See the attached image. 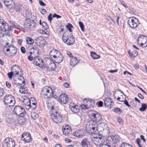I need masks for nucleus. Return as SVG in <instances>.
<instances>
[{
  "instance_id": "nucleus-45",
  "label": "nucleus",
  "mask_w": 147,
  "mask_h": 147,
  "mask_svg": "<svg viewBox=\"0 0 147 147\" xmlns=\"http://www.w3.org/2000/svg\"><path fill=\"white\" fill-rule=\"evenodd\" d=\"M79 24L82 31H84V25L83 23L81 22H79Z\"/></svg>"
},
{
  "instance_id": "nucleus-13",
  "label": "nucleus",
  "mask_w": 147,
  "mask_h": 147,
  "mask_svg": "<svg viewBox=\"0 0 147 147\" xmlns=\"http://www.w3.org/2000/svg\"><path fill=\"white\" fill-rule=\"evenodd\" d=\"M43 93V95L46 96V98H49L53 96V92L52 89L50 90L44 88L42 91Z\"/></svg>"
},
{
  "instance_id": "nucleus-29",
  "label": "nucleus",
  "mask_w": 147,
  "mask_h": 147,
  "mask_svg": "<svg viewBox=\"0 0 147 147\" xmlns=\"http://www.w3.org/2000/svg\"><path fill=\"white\" fill-rule=\"evenodd\" d=\"M30 50H32L33 51V53L35 55H39V49L36 46L33 45H32L31 47Z\"/></svg>"
},
{
  "instance_id": "nucleus-20",
  "label": "nucleus",
  "mask_w": 147,
  "mask_h": 147,
  "mask_svg": "<svg viewBox=\"0 0 147 147\" xmlns=\"http://www.w3.org/2000/svg\"><path fill=\"white\" fill-rule=\"evenodd\" d=\"M19 77H21L23 80V81H22V83L17 82V80H15L14 79V82L16 85L18 86H20L22 85V84H24L23 86H21L20 88V89H21L22 90L25 89V88H24V86L25 85V80L24 78L23 77L22 75H20L19 76Z\"/></svg>"
},
{
  "instance_id": "nucleus-54",
  "label": "nucleus",
  "mask_w": 147,
  "mask_h": 147,
  "mask_svg": "<svg viewBox=\"0 0 147 147\" xmlns=\"http://www.w3.org/2000/svg\"><path fill=\"white\" fill-rule=\"evenodd\" d=\"M19 92L20 93L22 94H26L28 92L27 90L26 89L25 90V88L22 90V91L21 90H20Z\"/></svg>"
},
{
  "instance_id": "nucleus-40",
  "label": "nucleus",
  "mask_w": 147,
  "mask_h": 147,
  "mask_svg": "<svg viewBox=\"0 0 147 147\" xmlns=\"http://www.w3.org/2000/svg\"><path fill=\"white\" fill-rule=\"evenodd\" d=\"M31 117L34 119H35L38 118V115L35 112H33L31 114Z\"/></svg>"
},
{
  "instance_id": "nucleus-2",
  "label": "nucleus",
  "mask_w": 147,
  "mask_h": 147,
  "mask_svg": "<svg viewBox=\"0 0 147 147\" xmlns=\"http://www.w3.org/2000/svg\"><path fill=\"white\" fill-rule=\"evenodd\" d=\"M9 44L6 43V45L3 47V51L5 55L9 57H13L19 53L16 47L12 45H8Z\"/></svg>"
},
{
  "instance_id": "nucleus-62",
  "label": "nucleus",
  "mask_w": 147,
  "mask_h": 147,
  "mask_svg": "<svg viewBox=\"0 0 147 147\" xmlns=\"http://www.w3.org/2000/svg\"><path fill=\"white\" fill-rule=\"evenodd\" d=\"M118 122L120 124H122L123 123L122 119L120 117H119L117 119Z\"/></svg>"
},
{
  "instance_id": "nucleus-21",
  "label": "nucleus",
  "mask_w": 147,
  "mask_h": 147,
  "mask_svg": "<svg viewBox=\"0 0 147 147\" xmlns=\"http://www.w3.org/2000/svg\"><path fill=\"white\" fill-rule=\"evenodd\" d=\"M100 122L99 123V126H100V127L101 128L100 131H105L106 130H107V131H108L109 129H108V125L107 124L103 122Z\"/></svg>"
},
{
  "instance_id": "nucleus-22",
  "label": "nucleus",
  "mask_w": 147,
  "mask_h": 147,
  "mask_svg": "<svg viewBox=\"0 0 147 147\" xmlns=\"http://www.w3.org/2000/svg\"><path fill=\"white\" fill-rule=\"evenodd\" d=\"M79 62V60L76 57H71L70 62V65L72 67L75 66Z\"/></svg>"
},
{
  "instance_id": "nucleus-52",
  "label": "nucleus",
  "mask_w": 147,
  "mask_h": 147,
  "mask_svg": "<svg viewBox=\"0 0 147 147\" xmlns=\"http://www.w3.org/2000/svg\"><path fill=\"white\" fill-rule=\"evenodd\" d=\"M4 93L3 89L2 88H0V98L3 95Z\"/></svg>"
},
{
  "instance_id": "nucleus-23",
  "label": "nucleus",
  "mask_w": 147,
  "mask_h": 147,
  "mask_svg": "<svg viewBox=\"0 0 147 147\" xmlns=\"http://www.w3.org/2000/svg\"><path fill=\"white\" fill-rule=\"evenodd\" d=\"M13 98V96L10 94L6 95L3 98V101L5 105H7L9 104V101L11 99Z\"/></svg>"
},
{
  "instance_id": "nucleus-30",
  "label": "nucleus",
  "mask_w": 147,
  "mask_h": 147,
  "mask_svg": "<svg viewBox=\"0 0 147 147\" xmlns=\"http://www.w3.org/2000/svg\"><path fill=\"white\" fill-rule=\"evenodd\" d=\"M112 99L108 97L106 98H105L104 100V105L106 107H108L109 106V104H110V103H113V102H111Z\"/></svg>"
},
{
  "instance_id": "nucleus-6",
  "label": "nucleus",
  "mask_w": 147,
  "mask_h": 147,
  "mask_svg": "<svg viewBox=\"0 0 147 147\" xmlns=\"http://www.w3.org/2000/svg\"><path fill=\"white\" fill-rule=\"evenodd\" d=\"M127 23L130 28L134 29L137 27L140 24L138 19L134 17L129 18Z\"/></svg>"
},
{
  "instance_id": "nucleus-28",
  "label": "nucleus",
  "mask_w": 147,
  "mask_h": 147,
  "mask_svg": "<svg viewBox=\"0 0 147 147\" xmlns=\"http://www.w3.org/2000/svg\"><path fill=\"white\" fill-rule=\"evenodd\" d=\"M113 144H116L119 142L120 138L117 135H115L112 136Z\"/></svg>"
},
{
  "instance_id": "nucleus-47",
  "label": "nucleus",
  "mask_w": 147,
  "mask_h": 147,
  "mask_svg": "<svg viewBox=\"0 0 147 147\" xmlns=\"http://www.w3.org/2000/svg\"><path fill=\"white\" fill-rule=\"evenodd\" d=\"M131 145L125 142H122L120 147H129Z\"/></svg>"
},
{
  "instance_id": "nucleus-1",
  "label": "nucleus",
  "mask_w": 147,
  "mask_h": 147,
  "mask_svg": "<svg viewBox=\"0 0 147 147\" xmlns=\"http://www.w3.org/2000/svg\"><path fill=\"white\" fill-rule=\"evenodd\" d=\"M91 119L87 122L86 126V131L89 134L94 133L98 128V123L103 121L101 115L95 111H92L90 114Z\"/></svg>"
},
{
  "instance_id": "nucleus-18",
  "label": "nucleus",
  "mask_w": 147,
  "mask_h": 147,
  "mask_svg": "<svg viewBox=\"0 0 147 147\" xmlns=\"http://www.w3.org/2000/svg\"><path fill=\"white\" fill-rule=\"evenodd\" d=\"M81 145L82 147H92V145L91 144L87 138H85L83 139L81 141L80 144Z\"/></svg>"
},
{
  "instance_id": "nucleus-56",
  "label": "nucleus",
  "mask_w": 147,
  "mask_h": 147,
  "mask_svg": "<svg viewBox=\"0 0 147 147\" xmlns=\"http://www.w3.org/2000/svg\"><path fill=\"white\" fill-rule=\"evenodd\" d=\"M97 104H98V107H102L103 105L102 102L101 101L98 102Z\"/></svg>"
},
{
  "instance_id": "nucleus-35",
  "label": "nucleus",
  "mask_w": 147,
  "mask_h": 147,
  "mask_svg": "<svg viewBox=\"0 0 147 147\" xmlns=\"http://www.w3.org/2000/svg\"><path fill=\"white\" fill-rule=\"evenodd\" d=\"M147 108V104L145 103H143L141 104V107L139 108V110L143 112L145 111Z\"/></svg>"
},
{
  "instance_id": "nucleus-3",
  "label": "nucleus",
  "mask_w": 147,
  "mask_h": 147,
  "mask_svg": "<svg viewBox=\"0 0 147 147\" xmlns=\"http://www.w3.org/2000/svg\"><path fill=\"white\" fill-rule=\"evenodd\" d=\"M1 144L2 147H15L16 143L13 139L8 137L3 140Z\"/></svg>"
},
{
  "instance_id": "nucleus-15",
  "label": "nucleus",
  "mask_w": 147,
  "mask_h": 147,
  "mask_svg": "<svg viewBox=\"0 0 147 147\" xmlns=\"http://www.w3.org/2000/svg\"><path fill=\"white\" fill-rule=\"evenodd\" d=\"M86 133V131L83 129H78L73 133V135L78 138H82L85 135Z\"/></svg>"
},
{
  "instance_id": "nucleus-39",
  "label": "nucleus",
  "mask_w": 147,
  "mask_h": 147,
  "mask_svg": "<svg viewBox=\"0 0 147 147\" xmlns=\"http://www.w3.org/2000/svg\"><path fill=\"white\" fill-rule=\"evenodd\" d=\"M26 41L28 43L30 44H32L34 42L33 40L30 37H27Z\"/></svg>"
},
{
  "instance_id": "nucleus-16",
  "label": "nucleus",
  "mask_w": 147,
  "mask_h": 147,
  "mask_svg": "<svg viewBox=\"0 0 147 147\" xmlns=\"http://www.w3.org/2000/svg\"><path fill=\"white\" fill-rule=\"evenodd\" d=\"M62 132L63 134L65 136H68L71 133V127L67 125L65 127L63 128Z\"/></svg>"
},
{
  "instance_id": "nucleus-55",
  "label": "nucleus",
  "mask_w": 147,
  "mask_h": 147,
  "mask_svg": "<svg viewBox=\"0 0 147 147\" xmlns=\"http://www.w3.org/2000/svg\"><path fill=\"white\" fill-rule=\"evenodd\" d=\"M52 17L53 18H56L57 19L60 18H61V16H60L57 14L55 13H54Z\"/></svg>"
},
{
  "instance_id": "nucleus-61",
  "label": "nucleus",
  "mask_w": 147,
  "mask_h": 147,
  "mask_svg": "<svg viewBox=\"0 0 147 147\" xmlns=\"http://www.w3.org/2000/svg\"><path fill=\"white\" fill-rule=\"evenodd\" d=\"M22 27L18 25L17 24L15 25L13 28H16L18 30H20L22 28Z\"/></svg>"
},
{
  "instance_id": "nucleus-38",
  "label": "nucleus",
  "mask_w": 147,
  "mask_h": 147,
  "mask_svg": "<svg viewBox=\"0 0 147 147\" xmlns=\"http://www.w3.org/2000/svg\"><path fill=\"white\" fill-rule=\"evenodd\" d=\"M66 27L67 29L70 32H71L72 31L71 28H73L74 27L70 23H68V24L66 26Z\"/></svg>"
},
{
  "instance_id": "nucleus-60",
  "label": "nucleus",
  "mask_w": 147,
  "mask_h": 147,
  "mask_svg": "<svg viewBox=\"0 0 147 147\" xmlns=\"http://www.w3.org/2000/svg\"><path fill=\"white\" fill-rule=\"evenodd\" d=\"M133 55H134L133 57H135L138 55V52L136 50H134L132 52Z\"/></svg>"
},
{
  "instance_id": "nucleus-58",
  "label": "nucleus",
  "mask_w": 147,
  "mask_h": 147,
  "mask_svg": "<svg viewBox=\"0 0 147 147\" xmlns=\"http://www.w3.org/2000/svg\"><path fill=\"white\" fill-rule=\"evenodd\" d=\"M20 50L21 52L23 53H25L26 52V50L25 48L23 47H22L20 48Z\"/></svg>"
},
{
  "instance_id": "nucleus-43",
  "label": "nucleus",
  "mask_w": 147,
  "mask_h": 147,
  "mask_svg": "<svg viewBox=\"0 0 147 147\" xmlns=\"http://www.w3.org/2000/svg\"><path fill=\"white\" fill-rule=\"evenodd\" d=\"M26 121V120L24 119L23 117H21L20 120H19L18 122L19 123L20 125H23Z\"/></svg>"
},
{
  "instance_id": "nucleus-8",
  "label": "nucleus",
  "mask_w": 147,
  "mask_h": 147,
  "mask_svg": "<svg viewBox=\"0 0 147 147\" xmlns=\"http://www.w3.org/2000/svg\"><path fill=\"white\" fill-rule=\"evenodd\" d=\"M51 116L53 121L56 123H60L63 120V118L62 117L57 111L55 112V113H52L51 115Z\"/></svg>"
},
{
  "instance_id": "nucleus-17",
  "label": "nucleus",
  "mask_w": 147,
  "mask_h": 147,
  "mask_svg": "<svg viewBox=\"0 0 147 147\" xmlns=\"http://www.w3.org/2000/svg\"><path fill=\"white\" fill-rule=\"evenodd\" d=\"M11 70L12 71V72L14 74L13 75V77L16 76V75L19 74V72L20 71H22L23 72V71L22 69L20 68V67L16 65H13L11 68Z\"/></svg>"
},
{
  "instance_id": "nucleus-53",
  "label": "nucleus",
  "mask_w": 147,
  "mask_h": 147,
  "mask_svg": "<svg viewBox=\"0 0 147 147\" xmlns=\"http://www.w3.org/2000/svg\"><path fill=\"white\" fill-rule=\"evenodd\" d=\"M144 37H146L147 38V37L144 35H140L138 37L137 41L138 42L140 41V38L142 39Z\"/></svg>"
},
{
  "instance_id": "nucleus-11",
  "label": "nucleus",
  "mask_w": 147,
  "mask_h": 147,
  "mask_svg": "<svg viewBox=\"0 0 147 147\" xmlns=\"http://www.w3.org/2000/svg\"><path fill=\"white\" fill-rule=\"evenodd\" d=\"M21 140L25 142L28 143L32 141L31 135L28 132H26L22 135Z\"/></svg>"
},
{
  "instance_id": "nucleus-37",
  "label": "nucleus",
  "mask_w": 147,
  "mask_h": 147,
  "mask_svg": "<svg viewBox=\"0 0 147 147\" xmlns=\"http://www.w3.org/2000/svg\"><path fill=\"white\" fill-rule=\"evenodd\" d=\"M9 101V104H11V105H8V106L9 107L13 106L16 102L14 97L13 96V98L11 99Z\"/></svg>"
},
{
  "instance_id": "nucleus-26",
  "label": "nucleus",
  "mask_w": 147,
  "mask_h": 147,
  "mask_svg": "<svg viewBox=\"0 0 147 147\" xmlns=\"http://www.w3.org/2000/svg\"><path fill=\"white\" fill-rule=\"evenodd\" d=\"M84 101H86L88 105H89L90 107H93L94 105L95 102L94 100L91 99H89L88 98H84L83 100Z\"/></svg>"
},
{
  "instance_id": "nucleus-46",
  "label": "nucleus",
  "mask_w": 147,
  "mask_h": 147,
  "mask_svg": "<svg viewBox=\"0 0 147 147\" xmlns=\"http://www.w3.org/2000/svg\"><path fill=\"white\" fill-rule=\"evenodd\" d=\"M57 50L53 49L51 50L50 52V55L51 56V57H54V55H55V53L56 52V51Z\"/></svg>"
},
{
  "instance_id": "nucleus-12",
  "label": "nucleus",
  "mask_w": 147,
  "mask_h": 147,
  "mask_svg": "<svg viewBox=\"0 0 147 147\" xmlns=\"http://www.w3.org/2000/svg\"><path fill=\"white\" fill-rule=\"evenodd\" d=\"M58 101L60 103L63 104L67 103L69 100V99L67 95L65 94H61L57 98Z\"/></svg>"
},
{
  "instance_id": "nucleus-49",
  "label": "nucleus",
  "mask_w": 147,
  "mask_h": 147,
  "mask_svg": "<svg viewBox=\"0 0 147 147\" xmlns=\"http://www.w3.org/2000/svg\"><path fill=\"white\" fill-rule=\"evenodd\" d=\"M14 73L13 72L11 71V72H9L7 73V75L8 78L11 79L12 78V76L13 75Z\"/></svg>"
},
{
  "instance_id": "nucleus-33",
  "label": "nucleus",
  "mask_w": 147,
  "mask_h": 147,
  "mask_svg": "<svg viewBox=\"0 0 147 147\" xmlns=\"http://www.w3.org/2000/svg\"><path fill=\"white\" fill-rule=\"evenodd\" d=\"M63 60V58L62 55H60L59 56L55 58L54 60L55 62L57 63H61Z\"/></svg>"
},
{
  "instance_id": "nucleus-19",
  "label": "nucleus",
  "mask_w": 147,
  "mask_h": 147,
  "mask_svg": "<svg viewBox=\"0 0 147 147\" xmlns=\"http://www.w3.org/2000/svg\"><path fill=\"white\" fill-rule=\"evenodd\" d=\"M69 107L71 111L74 113H77L79 111V109L78 106L75 105L74 103L70 104Z\"/></svg>"
},
{
  "instance_id": "nucleus-59",
  "label": "nucleus",
  "mask_w": 147,
  "mask_h": 147,
  "mask_svg": "<svg viewBox=\"0 0 147 147\" xmlns=\"http://www.w3.org/2000/svg\"><path fill=\"white\" fill-rule=\"evenodd\" d=\"M39 4L41 6H45L46 5V4L44 2H43L42 0H39Z\"/></svg>"
},
{
  "instance_id": "nucleus-10",
  "label": "nucleus",
  "mask_w": 147,
  "mask_h": 147,
  "mask_svg": "<svg viewBox=\"0 0 147 147\" xmlns=\"http://www.w3.org/2000/svg\"><path fill=\"white\" fill-rule=\"evenodd\" d=\"M30 99H28L27 102V105L29 107V108L32 109L34 110L36 107V99L34 97H30Z\"/></svg>"
},
{
  "instance_id": "nucleus-41",
  "label": "nucleus",
  "mask_w": 147,
  "mask_h": 147,
  "mask_svg": "<svg viewBox=\"0 0 147 147\" xmlns=\"http://www.w3.org/2000/svg\"><path fill=\"white\" fill-rule=\"evenodd\" d=\"M119 101L122 102H123L124 104L128 108H130L131 107V105L129 104L127 101L126 99H125L124 100H119Z\"/></svg>"
},
{
  "instance_id": "nucleus-36",
  "label": "nucleus",
  "mask_w": 147,
  "mask_h": 147,
  "mask_svg": "<svg viewBox=\"0 0 147 147\" xmlns=\"http://www.w3.org/2000/svg\"><path fill=\"white\" fill-rule=\"evenodd\" d=\"M10 23L11 25L9 26L8 24H7V25L9 28L11 29V31L12 30V28H13L15 25L16 24V23L15 22L11 21H10Z\"/></svg>"
},
{
  "instance_id": "nucleus-32",
  "label": "nucleus",
  "mask_w": 147,
  "mask_h": 147,
  "mask_svg": "<svg viewBox=\"0 0 147 147\" xmlns=\"http://www.w3.org/2000/svg\"><path fill=\"white\" fill-rule=\"evenodd\" d=\"M36 41L37 43H39L41 45H44L45 44V39H43L42 37H38L36 39Z\"/></svg>"
},
{
  "instance_id": "nucleus-7",
  "label": "nucleus",
  "mask_w": 147,
  "mask_h": 147,
  "mask_svg": "<svg viewBox=\"0 0 147 147\" xmlns=\"http://www.w3.org/2000/svg\"><path fill=\"white\" fill-rule=\"evenodd\" d=\"M62 40L64 42L68 45H72L75 41V38L73 37V35H70V36L64 35H63Z\"/></svg>"
},
{
  "instance_id": "nucleus-25",
  "label": "nucleus",
  "mask_w": 147,
  "mask_h": 147,
  "mask_svg": "<svg viewBox=\"0 0 147 147\" xmlns=\"http://www.w3.org/2000/svg\"><path fill=\"white\" fill-rule=\"evenodd\" d=\"M106 147H110L111 144H113L112 136H109L106 140Z\"/></svg>"
},
{
  "instance_id": "nucleus-4",
  "label": "nucleus",
  "mask_w": 147,
  "mask_h": 147,
  "mask_svg": "<svg viewBox=\"0 0 147 147\" xmlns=\"http://www.w3.org/2000/svg\"><path fill=\"white\" fill-rule=\"evenodd\" d=\"M93 143L96 146H100V147H106L105 144H103L105 142V140L103 137H102L100 135L98 137H94L92 139Z\"/></svg>"
},
{
  "instance_id": "nucleus-9",
  "label": "nucleus",
  "mask_w": 147,
  "mask_h": 147,
  "mask_svg": "<svg viewBox=\"0 0 147 147\" xmlns=\"http://www.w3.org/2000/svg\"><path fill=\"white\" fill-rule=\"evenodd\" d=\"M32 63L33 64L40 67H45L43 60L41 57L38 56H35L34 58V61Z\"/></svg>"
},
{
  "instance_id": "nucleus-31",
  "label": "nucleus",
  "mask_w": 147,
  "mask_h": 147,
  "mask_svg": "<svg viewBox=\"0 0 147 147\" xmlns=\"http://www.w3.org/2000/svg\"><path fill=\"white\" fill-rule=\"evenodd\" d=\"M90 55L94 59H98L100 57L99 55H97L95 52H91Z\"/></svg>"
},
{
  "instance_id": "nucleus-51",
  "label": "nucleus",
  "mask_w": 147,
  "mask_h": 147,
  "mask_svg": "<svg viewBox=\"0 0 147 147\" xmlns=\"http://www.w3.org/2000/svg\"><path fill=\"white\" fill-rule=\"evenodd\" d=\"M52 13H50L49 14V15L48 16V19L49 21L50 22H51L52 19L53 18L52 17Z\"/></svg>"
},
{
  "instance_id": "nucleus-50",
  "label": "nucleus",
  "mask_w": 147,
  "mask_h": 147,
  "mask_svg": "<svg viewBox=\"0 0 147 147\" xmlns=\"http://www.w3.org/2000/svg\"><path fill=\"white\" fill-rule=\"evenodd\" d=\"M127 8L130 11L133 13H134L136 12V10L131 7H127Z\"/></svg>"
},
{
  "instance_id": "nucleus-57",
  "label": "nucleus",
  "mask_w": 147,
  "mask_h": 147,
  "mask_svg": "<svg viewBox=\"0 0 147 147\" xmlns=\"http://www.w3.org/2000/svg\"><path fill=\"white\" fill-rule=\"evenodd\" d=\"M30 22L32 24H32L33 27L34 28H35L36 26V23L35 21L33 20H30Z\"/></svg>"
},
{
  "instance_id": "nucleus-27",
  "label": "nucleus",
  "mask_w": 147,
  "mask_h": 147,
  "mask_svg": "<svg viewBox=\"0 0 147 147\" xmlns=\"http://www.w3.org/2000/svg\"><path fill=\"white\" fill-rule=\"evenodd\" d=\"M30 19L27 18L26 20L25 23L24 24V27L25 28H30L32 25V24L30 22Z\"/></svg>"
},
{
  "instance_id": "nucleus-64",
  "label": "nucleus",
  "mask_w": 147,
  "mask_h": 147,
  "mask_svg": "<svg viewBox=\"0 0 147 147\" xmlns=\"http://www.w3.org/2000/svg\"><path fill=\"white\" fill-rule=\"evenodd\" d=\"M66 53H67V54L70 57H71V58L72 57H74L71 53L70 52H69V51H66Z\"/></svg>"
},
{
  "instance_id": "nucleus-48",
  "label": "nucleus",
  "mask_w": 147,
  "mask_h": 147,
  "mask_svg": "<svg viewBox=\"0 0 147 147\" xmlns=\"http://www.w3.org/2000/svg\"><path fill=\"white\" fill-rule=\"evenodd\" d=\"M62 55L60 52L58 51L57 50L56 52L55 53V55H54V56L53 58L55 59L56 58H57V57H58L60 55Z\"/></svg>"
},
{
  "instance_id": "nucleus-24",
  "label": "nucleus",
  "mask_w": 147,
  "mask_h": 147,
  "mask_svg": "<svg viewBox=\"0 0 147 147\" xmlns=\"http://www.w3.org/2000/svg\"><path fill=\"white\" fill-rule=\"evenodd\" d=\"M50 61L51 63L49 64V65L51 67L50 70L51 71H55V69L56 68V66L55 63L54 62V61L52 59V57H51L50 58L48 59Z\"/></svg>"
},
{
  "instance_id": "nucleus-63",
  "label": "nucleus",
  "mask_w": 147,
  "mask_h": 147,
  "mask_svg": "<svg viewBox=\"0 0 147 147\" xmlns=\"http://www.w3.org/2000/svg\"><path fill=\"white\" fill-rule=\"evenodd\" d=\"M6 86L9 88H10L11 86V83L8 81L6 82Z\"/></svg>"
},
{
  "instance_id": "nucleus-34",
  "label": "nucleus",
  "mask_w": 147,
  "mask_h": 147,
  "mask_svg": "<svg viewBox=\"0 0 147 147\" xmlns=\"http://www.w3.org/2000/svg\"><path fill=\"white\" fill-rule=\"evenodd\" d=\"M30 55L28 57V59L30 61H34V58L35 57V55L32 52H30Z\"/></svg>"
},
{
  "instance_id": "nucleus-5",
  "label": "nucleus",
  "mask_w": 147,
  "mask_h": 147,
  "mask_svg": "<svg viewBox=\"0 0 147 147\" xmlns=\"http://www.w3.org/2000/svg\"><path fill=\"white\" fill-rule=\"evenodd\" d=\"M13 112L17 116L20 117L24 116L26 113L24 109L21 106L19 105L15 107L13 110Z\"/></svg>"
},
{
  "instance_id": "nucleus-44",
  "label": "nucleus",
  "mask_w": 147,
  "mask_h": 147,
  "mask_svg": "<svg viewBox=\"0 0 147 147\" xmlns=\"http://www.w3.org/2000/svg\"><path fill=\"white\" fill-rule=\"evenodd\" d=\"M42 26L45 29L47 30L49 28V26L48 25L46 22H43Z\"/></svg>"
},
{
  "instance_id": "nucleus-14",
  "label": "nucleus",
  "mask_w": 147,
  "mask_h": 147,
  "mask_svg": "<svg viewBox=\"0 0 147 147\" xmlns=\"http://www.w3.org/2000/svg\"><path fill=\"white\" fill-rule=\"evenodd\" d=\"M5 6L9 9H13L14 8L13 2L12 0H3V1Z\"/></svg>"
},
{
  "instance_id": "nucleus-42",
  "label": "nucleus",
  "mask_w": 147,
  "mask_h": 147,
  "mask_svg": "<svg viewBox=\"0 0 147 147\" xmlns=\"http://www.w3.org/2000/svg\"><path fill=\"white\" fill-rule=\"evenodd\" d=\"M113 111L115 113H121L122 112V111L119 107H116L113 109Z\"/></svg>"
}]
</instances>
